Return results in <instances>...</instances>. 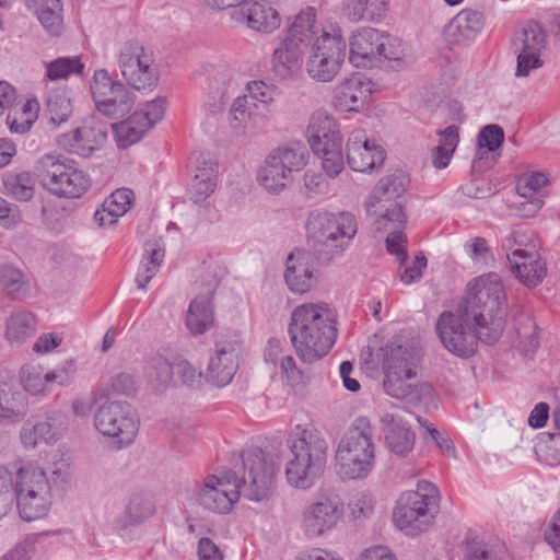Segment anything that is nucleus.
<instances>
[{"mask_svg":"<svg viewBox=\"0 0 560 560\" xmlns=\"http://www.w3.org/2000/svg\"><path fill=\"white\" fill-rule=\"evenodd\" d=\"M548 184V177L542 172H534L524 175L517 185L518 194L524 198H532L533 195L539 191Z\"/></svg>","mask_w":560,"mask_h":560,"instance_id":"63","label":"nucleus"},{"mask_svg":"<svg viewBox=\"0 0 560 560\" xmlns=\"http://www.w3.org/2000/svg\"><path fill=\"white\" fill-rule=\"evenodd\" d=\"M284 281L296 294L308 292L315 282L314 256L304 249H295L287 258Z\"/></svg>","mask_w":560,"mask_h":560,"instance_id":"31","label":"nucleus"},{"mask_svg":"<svg viewBox=\"0 0 560 560\" xmlns=\"http://www.w3.org/2000/svg\"><path fill=\"white\" fill-rule=\"evenodd\" d=\"M213 324V310L209 295H201L194 299L186 315V326L195 335H202Z\"/></svg>","mask_w":560,"mask_h":560,"instance_id":"38","label":"nucleus"},{"mask_svg":"<svg viewBox=\"0 0 560 560\" xmlns=\"http://www.w3.org/2000/svg\"><path fill=\"white\" fill-rule=\"evenodd\" d=\"M155 512L152 500L144 494H133L126 505L122 514L117 516L113 523L115 532H121L130 527L139 526L147 522Z\"/></svg>","mask_w":560,"mask_h":560,"instance_id":"33","label":"nucleus"},{"mask_svg":"<svg viewBox=\"0 0 560 560\" xmlns=\"http://www.w3.org/2000/svg\"><path fill=\"white\" fill-rule=\"evenodd\" d=\"M20 442L25 450H34L38 443L54 444L51 435L43 421L26 420L19 433Z\"/></svg>","mask_w":560,"mask_h":560,"instance_id":"49","label":"nucleus"},{"mask_svg":"<svg viewBox=\"0 0 560 560\" xmlns=\"http://www.w3.org/2000/svg\"><path fill=\"white\" fill-rule=\"evenodd\" d=\"M231 85V78L226 74H222V82L220 85L217 79L210 83L208 96L212 102H209L208 106L211 113H215L221 109L222 105L229 98Z\"/></svg>","mask_w":560,"mask_h":560,"instance_id":"61","label":"nucleus"},{"mask_svg":"<svg viewBox=\"0 0 560 560\" xmlns=\"http://www.w3.org/2000/svg\"><path fill=\"white\" fill-rule=\"evenodd\" d=\"M345 513L343 501L331 490L319 492L301 515L302 529L310 538H318L337 527Z\"/></svg>","mask_w":560,"mask_h":560,"instance_id":"13","label":"nucleus"},{"mask_svg":"<svg viewBox=\"0 0 560 560\" xmlns=\"http://www.w3.org/2000/svg\"><path fill=\"white\" fill-rule=\"evenodd\" d=\"M231 131L237 137L254 136L266 127L267 117L246 95L233 100L226 116Z\"/></svg>","mask_w":560,"mask_h":560,"instance_id":"22","label":"nucleus"},{"mask_svg":"<svg viewBox=\"0 0 560 560\" xmlns=\"http://www.w3.org/2000/svg\"><path fill=\"white\" fill-rule=\"evenodd\" d=\"M219 183V165L212 159L199 158L192 171L187 190L189 200L198 207H209V199L214 194Z\"/></svg>","mask_w":560,"mask_h":560,"instance_id":"26","label":"nucleus"},{"mask_svg":"<svg viewBox=\"0 0 560 560\" xmlns=\"http://www.w3.org/2000/svg\"><path fill=\"white\" fill-rule=\"evenodd\" d=\"M463 553L465 560H512L503 547L494 548L477 539H466Z\"/></svg>","mask_w":560,"mask_h":560,"instance_id":"48","label":"nucleus"},{"mask_svg":"<svg viewBox=\"0 0 560 560\" xmlns=\"http://www.w3.org/2000/svg\"><path fill=\"white\" fill-rule=\"evenodd\" d=\"M371 93V81L362 73H353L335 85L334 105L338 110L359 112Z\"/></svg>","mask_w":560,"mask_h":560,"instance_id":"25","label":"nucleus"},{"mask_svg":"<svg viewBox=\"0 0 560 560\" xmlns=\"http://www.w3.org/2000/svg\"><path fill=\"white\" fill-rule=\"evenodd\" d=\"M292 179L293 177L276 163V160L269 154L257 172V182L270 192L283 190Z\"/></svg>","mask_w":560,"mask_h":560,"instance_id":"40","label":"nucleus"},{"mask_svg":"<svg viewBox=\"0 0 560 560\" xmlns=\"http://www.w3.org/2000/svg\"><path fill=\"white\" fill-rule=\"evenodd\" d=\"M71 481L72 468L68 459L54 463L50 476L37 462L24 458L0 466V518L11 511L14 501L23 521L46 517L52 506L54 492L65 491Z\"/></svg>","mask_w":560,"mask_h":560,"instance_id":"2","label":"nucleus"},{"mask_svg":"<svg viewBox=\"0 0 560 560\" xmlns=\"http://www.w3.org/2000/svg\"><path fill=\"white\" fill-rule=\"evenodd\" d=\"M307 141L313 152L342 144L338 120L325 109L315 110L307 125Z\"/></svg>","mask_w":560,"mask_h":560,"instance_id":"27","label":"nucleus"},{"mask_svg":"<svg viewBox=\"0 0 560 560\" xmlns=\"http://www.w3.org/2000/svg\"><path fill=\"white\" fill-rule=\"evenodd\" d=\"M504 300V288L497 273L479 276L467 284L466 298L459 306L464 315L471 316L480 340L486 343L495 342L503 331L500 313Z\"/></svg>","mask_w":560,"mask_h":560,"instance_id":"5","label":"nucleus"},{"mask_svg":"<svg viewBox=\"0 0 560 560\" xmlns=\"http://www.w3.org/2000/svg\"><path fill=\"white\" fill-rule=\"evenodd\" d=\"M36 170L43 186L58 197L79 198L91 185L83 171L60 155H43L36 164Z\"/></svg>","mask_w":560,"mask_h":560,"instance_id":"11","label":"nucleus"},{"mask_svg":"<svg viewBox=\"0 0 560 560\" xmlns=\"http://www.w3.org/2000/svg\"><path fill=\"white\" fill-rule=\"evenodd\" d=\"M269 155L293 177V173L302 171L307 165L310 153L304 143L291 141L275 148Z\"/></svg>","mask_w":560,"mask_h":560,"instance_id":"35","label":"nucleus"},{"mask_svg":"<svg viewBox=\"0 0 560 560\" xmlns=\"http://www.w3.org/2000/svg\"><path fill=\"white\" fill-rule=\"evenodd\" d=\"M307 52L305 70L319 83L332 82L345 63L347 42L338 24L320 25L317 11L306 7L292 16L271 55V71L282 81L299 73Z\"/></svg>","mask_w":560,"mask_h":560,"instance_id":"1","label":"nucleus"},{"mask_svg":"<svg viewBox=\"0 0 560 560\" xmlns=\"http://www.w3.org/2000/svg\"><path fill=\"white\" fill-rule=\"evenodd\" d=\"M4 188L13 198L26 201L33 197L34 182L30 173L10 175L4 179Z\"/></svg>","mask_w":560,"mask_h":560,"instance_id":"54","label":"nucleus"},{"mask_svg":"<svg viewBox=\"0 0 560 560\" xmlns=\"http://www.w3.org/2000/svg\"><path fill=\"white\" fill-rule=\"evenodd\" d=\"M436 135L440 136L441 140L439 145L432 149L431 158L433 166L442 170L450 164L457 149L459 143V128L451 125L445 129H439Z\"/></svg>","mask_w":560,"mask_h":560,"instance_id":"41","label":"nucleus"},{"mask_svg":"<svg viewBox=\"0 0 560 560\" xmlns=\"http://www.w3.org/2000/svg\"><path fill=\"white\" fill-rule=\"evenodd\" d=\"M90 89L97 112L109 118L125 116L133 105L129 90L121 82L113 80L105 69L94 72Z\"/></svg>","mask_w":560,"mask_h":560,"instance_id":"16","label":"nucleus"},{"mask_svg":"<svg viewBox=\"0 0 560 560\" xmlns=\"http://www.w3.org/2000/svg\"><path fill=\"white\" fill-rule=\"evenodd\" d=\"M94 425L101 434L114 438L120 446H125L131 444L136 439L139 431V418L128 402L110 400L96 409Z\"/></svg>","mask_w":560,"mask_h":560,"instance_id":"12","label":"nucleus"},{"mask_svg":"<svg viewBox=\"0 0 560 560\" xmlns=\"http://www.w3.org/2000/svg\"><path fill=\"white\" fill-rule=\"evenodd\" d=\"M306 229L317 258L330 261L347 249L358 225L352 212H317Z\"/></svg>","mask_w":560,"mask_h":560,"instance_id":"8","label":"nucleus"},{"mask_svg":"<svg viewBox=\"0 0 560 560\" xmlns=\"http://www.w3.org/2000/svg\"><path fill=\"white\" fill-rule=\"evenodd\" d=\"M246 89L253 101L264 105H271L279 94V90L275 84H269L264 81H250L247 83Z\"/></svg>","mask_w":560,"mask_h":560,"instance_id":"62","label":"nucleus"},{"mask_svg":"<svg viewBox=\"0 0 560 560\" xmlns=\"http://www.w3.org/2000/svg\"><path fill=\"white\" fill-rule=\"evenodd\" d=\"M118 66L125 80L138 91H152L159 72L152 54L138 42L125 43L118 54Z\"/></svg>","mask_w":560,"mask_h":560,"instance_id":"15","label":"nucleus"},{"mask_svg":"<svg viewBox=\"0 0 560 560\" xmlns=\"http://www.w3.org/2000/svg\"><path fill=\"white\" fill-rule=\"evenodd\" d=\"M486 24L482 12L463 9L444 27L443 37L450 46H469Z\"/></svg>","mask_w":560,"mask_h":560,"instance_id":"24","label":"nucleus"},{"mask_svg":"<svg viewBox=\"0 0 560 560\" xmlns=\"http://www.w3.org/2000/svg\"><path fill=\"white\" fill-rule=\"evenodd\" d=\"M242 470H223L208 476L196 497L206 510L228 514L241 495L254 502H268L273 492L275 465L260 448L242 453Z\"/></svg>","mask_w":560,"mask_h":560,"instance_id":"3","label":"nucleus"},{"mask_svg":"<svg viewBox=\"0 0 560 560\" xmlns=\"http://www.w3.org/2000/svg\"><path fill=\"white\" fill-rule=\"evenodd\" d=\"M413 377L415 376H406L405 373L399 372H384V390L394 398L402 399L406 397L407 387L410 385L407 381Z\"/></svg>","mask_w":560,"mask_h":560,"instance_id":"60","label":"nucleus"},{"mask_svg":"<svg viewBox=\"0 0 560 560\" xmlns=\"http://www.w3.org/2000/svg\"><path fill=\"white\" fill-rule=\"evenodd\" d=\"M336 471L343 480L364 479L375 467L373 428L366 417L357 418L338 442Z\"/></svg>","mask_w":560,"mask_h":560,"instance_id":"7","label":"nucleus"},{"mask_svg":"<svg viewBox=\"0 0 560 560\" xmlns=\"http://www.w3.org/2000/svg\"><path fill=\"white\" fill-rule=\"evenodd\" d=\"M320 159L322 168L330 178L338 176L345 168L342 144L314 152Z\"/></svg>","mask_w":560,"mask_h":560,"instance_id":"55","label":"nucleus"},{"mask_svg":"<svg viewBox=\"0 0 560 560\" xmlns=\"http://www.w3.org/2000/svg\"><path fill=\"white\" fill-rule=\"evenodd\" d=\"M25 4L49 35L62 33L63 8L60 0H25Z\"/></svg>","mask_w":560,"mask_h":560,"instance_id":"34","label":"nucleus"},{"mask_svg":"<svg viewBox=\"0 0 560 560\" xmlns=\"http://www.w3.org/2000/svg\"><path fill=\"white\" fill-rule=\"evenodd\" d=\"M504 247L508 249V253H512L514 248L538 249L540 241L529 228L521 225L506 238Z\"/></svg>","mask_w":560,"mask_h":560,"instance_id":"56","label":"nucleus"},{"mask_svg":"<svg viewBox=\"0 0 560 560\" xmlns=\"http://www.w3.org/2000/svg\"><path fill=\"white\" fill-rule=\"evenodd\" d=\"M39 104L36 100H26L20 108L10 110L7 125L12 133H26L37 120Z\"/></svg>","mask_w":560,"mask_h":560,"instance_id":"43","label":"nucleus"},{"mask_svg":"<svg viewBox=\"0 0 560 560\" xmlns=\"http://www.w3.org/2000/svg\"><path fill=\"white\" fill-rule=\"evenodd\" d=\"M107 139V124L91 116L74 131L63 133L58 138L60 147L67 151L88 158L100 150Z\"/></svg>","mask_w":560,"mask_h":560,"instance_id":"20","label":"nucleus"},{"mask_svg":"<svg viewBox=\"0 0 560 560\" xmlns=\"http://www.w3.org/2000/svg\"><path fill=\"white\" fill-rule=\"evenodd\" d=\"M288 332L298 357L313 363L325 357L336 342V314L324 302L301 304L292 311Z\"/></svg>","mask_w":560,"mask_h":560,"instance_id":"4","label":"nucleus"},{"mask_svg":"<svg viewBox=\"0 0 560 560\" xmlns=\"http://www.w3.org/2000/svg\"><path fill=\"white\" fill-rule=\"evenodd\" d=\"M136 206V194L127 187L117 188L102 203V210H131Z\"/></svg>","mask_w":560,"mask_h":560,"instance_id":"58","label":"nucleus"},{"mask_svg":"<svg viewBox=\"0 0 560 560\" xmlns=\"http://www.w3.org/2000/svg\"><path fill=\"white\" fill-rule=\"evenodd\" d=\"M406 222V212H384L374 223L377 231L388 233L385 240L386 249L396 257L400 266H405L408 259L407 235L404 232Z\"/></svg>","mask_w":560,"mask_h":560,"instance_id":"32","label":"nucleus"},{"mask_svg":"<svg viewBox=\"0 0 560 560\" xmlns=\"http://www.w3.org/2000/svg\"><path fill=\"white\" fill-rule=\"evenodd\" d=\"M506 258L512 271L526 287H536L546 277V262L541 259L538 249L514 248L512 253L506 254Z\"/></svg>","mask_w":560,"mask_h":560,"instance_id":"29","label":"nucleus"},{"mask_svg":"<svg viewBox=\"0 0 560 560\" xmlns=\"http://www.w3.org/2000/svg\"><path fill=\"white\" fill-rule=\"evenodd\" d=\"M26 395L19 388L0 400V425H12L23 420L27 413Z\"/></svg>","mask_w":560,"mask_h":560,"instance_id":"44","label":"nucleus"},{"mask_svg":"<svg viewBox=\"0 0 560 560\" xmlns=\"http://www.w3.org/2000/svg\"><path fill=\"white\" fill-rule=\"evenodd\" d=\"M174 374H176L183 384L194 387L198 386L202 380V373L185 359H177L174 362Z\"/></svg>","mask_w":560,"mask_h":560,"instance_id":"64","label":"nucleus"},{"mask_svg":"<svg viewBox=\"0 0 560 560\" xmlns=\"http://www.w3.org/2000/svg\"><path fill=\"white\" fill-rule=\"evenodd\" d=\"M420 358V349L416 342L395 338L385 347L383 370L416 376Z\"/></svg>","mask_w":560,"mask_h":560,"instance_id":"28","label":"nucleus"},{"mask_svg":"<svg viewBox=\"0 0 560 560\" xmlns=\"http://www.w3.org/2000/svg\"><path fill=\"white\" fill-rule=\"evenodd\" d=\"M145 375L155 390H163L173 382L174 362L160 354L152 355L147 364Z\"/></svg>","mask_w":560,"mask_h":560,"instance_id":"45","label":"nucleus"},{"mask_svg":"<svg viewBox=\"0 0 560 560\" xmlns=\"http://www.w3.org/2000/svg\"><path fill=\"white\" fill-rule=\"evenodd\" d=\"M240 347L232 341H218L214 353L209 359L207 378L215 386L228 385L237 370Z\"/></svg>","mask_w":560,"mask_h":560,"instance_id":"30","label":"nucleus"},{"mask_svg":"<svg viewBox=\"0 0 560 560\" xmlns=\"http://www.w3.org/2000/svg\"><path fill=\"white\" fill-rule=\"evenodd\" d=\"M539 458L549 466L560 464V433H549L536 448Z\"/></svg>","mask_w":560,"mask_h":560,"instance_id":"57","label":"nucleus"},{"mask_svg":"<svg viewBox=\"0 0 560 560\" xmlns=\"http://www.w3.org/2000/svg\"><path fill=\"white\" fill-rule=\"evenodd\" d=\"M36 331L35 316L23 310H15L5 319L4 337L11 345H21L34 336Z\"/></svg>","mask_w":560,"mask_h":560,"instance_id":"37","label":"nucleus"},{"mask_svg":"<svg viewBox=\"0 0 560 560\" xmlns=\"http://www.w3.org/2000/svg\"><path fill=\"white\" fill-rule=\"evenodd\" d=\"M166 108V100L156 97L141 104L125 120L113 125L114 137L119 149H127L139 142L160 120Z\"/></svg>","mask_w":560,"mask_h":560,"instance_id":"17","label":"nucleus"},{"mask_svg":"<svg viewBox=\"0 0 560 560\" xmlns=\"http://www.w3.org/2000/svg\"><path fill=\"white\" fill-rule=\"evenodd\" d=\"M73 107L67 90H56L47 97V115L49 124L54 128H59L68 121L72 115Z\"/></svg>","mask_w":560,"mask_h":560,"instance_id":"46","label":"nucleus"},{"mask_svg":"<svg viewBox=\"0 0 560 560\" xmlns=\"http://www.w3.org/2000/svg\"><path fill=\"white\" fill-rule=\"evenodd\" d=\"M84 65L79 57H59L46 65V78L56 81L81 73Z\"/></svg>","mask_w":560,"mask_h":560,"instance_id":"51","label":"nucleus"},{"mask_svg":"<svg viewBox=\"0 0 560 560\" xmlns=\"http://www.w3.org/2000/svg\"><path fill=\"white\" fill-rule=\"evenodd\" d=\"M385 447L399 458H407L415 448L416 435L408 423L397 413L384 411L380 415Z\"/></svg>","mask_w":560,"mask_h":560,"instance_id":"23","label":"nucleus"},{"mask_svg":"<svg viewBox=\"0 0 560 560\" xmlns=\"http://www.w3.org/2000/svg\"><path fill=\"white\" fill-rule=\"evenodd\" d=\"M346 152L349 166L361 173L381 167L386 158L384 148L376 140L369 138L362 128H354L349 132Z\"/></svg>","mask_w":560,"mask_h":560,"instance_id":"19","label":"nucleus"},{"mask_svg":"<svg viewBox=\"0 0 560 560\" xmlns=\"http://www.w3.org/2000/svg\"><path fill=\"white\" fill-rule=\"evenodd\" d=\"M164 248L159 241H149L144 245V254L136 276L139 289H144L156 275L164 260Z\"/></svg>","mask_w":560,"mask_h":560,"instance_id":"39","label":"nucleus"},{"mask_svg":"<svg viewBox=\"0 0 560 560\" xmlns=\"http://www.w3.org/2000/svg\"><path fill=\"white\" fill-rule=\"evenodd\" d=\"M21 382L24 389L32 395L45 394L50 390L48 374L39 365L26 366L22 370Z\"/></svg>","mask_w":560,"mask_h":560,"instance_id":"53","label":"nucleus"},{"mask_svg":"<svg viewBox=\"0 0 560 560\" xmlns=\"http://www.w3.org/2000/svg\"><path fill=\"white\" fill-rule=\"evenodd\" d=\"M348 45L349 62L355 68H372L383 59L400 61L405 57L399 38L371 26L354 30Z\"/></svg>","mask_w":560,"mask_h":560,"instance_id":"9","label":"nucleus"},{"mask_svg":"<svg viewBox=\"0 0 560 560\" xmlns=\"http://www.w3.org/2000/svg\"><path fill=\"white\" fill-rule=\"evenodd\" d=\"M516 52H541L545 48V34L537 23H527L513 38Z\"/></svg>","mask_w":560,"mask_h":560,"instance_id":"47","label":"nucleus"},{"mask_svg":"<svg viewBox=\"0 0 560 560\" xmlns=\"http://www.w3.org/2000/svg\"><path fill=\"white\" fill-rule=\"evenodd\" d=\"M409 177L402 171H396L382 177L366 197V208L381 210H402V197L409 186Z\"/></svg>","mask_w":560,"mask_h":560,"instance_id":"21","label":"nucleus"},{"mask_svg":"<svg viewBox=\"0 0 560 560\" xmlns=\"http://www.w3.org/2000/svg\"><path fill=\"white\" fill-rule=\"evenodd\" d=\"M436 331L443 346L462 358L471 357L476 350L477 339L480 340L471 316L464 315V308L460 306L457 313L446 311L440 315Z\"/></svg>","mask_w":560,"mask_h":560,"instance_id":"14","label":"nucleus"},{"mask_svg":"<svg viewBox=\"0 0 560 560\" xmlns=\"http://www.w3.org/2000/svg\"><path fill=\"white\" fill-rule=\"evenodd\" d=\"M440 495L438 488L421 480L417 490L404 492L394 510V522L400 529L422 530L438 514Z\"/></svg>","mask_w":560,"mask_h":560,"instance_id":"10","label":"nucleus"},{"mask_svg":"<svg viewBox=\"0 0 560 560\" xmlns=\"http://www.w3.org/2000/svg\"><path fill=\"white\" fill-rule=\"evenodd\" d=\"M389 0H342V15L350 22H375L384 16Z\"/></svg>","mask_w":560,"mask_h":560,"instance_id":"36","label":"nucleus"},{"mask_svg":"<svg viewBox=\"0 0 560 560\" xmlns=\"http://www.w3.org/2000/svg\"><path fill=\"white\" fill-rule=\"evenodd\" d=\"M0 289L12 299L25 296L30 292V280L20 268L11 264H1Z\"/></svg>","mask_w":560,"mask_h":560,"instance_id":"42","label":"nucleus"},{"mask_svg":"<svg viewBox=\"0 0 560 560\" xmlns=\"http://www.w3.org/2000/svg\"><path fill=\"white\" fill-rule=\"evenodd\" d=\"M288 447L290 454L284 470L287 482L295 489H311L326 466L328 441L313 427H296L288 439Z\"/></svg>","mask_w":560,"mask_h":560,"instance_id":"6","label":"nucleus"},{"mask_svg":"<svg viewBox=\"0 0 560 560\" xmlns=\"http://www.w3.org/2000/svg\"><path fill=\"white\" fill-rule=\"evenodd\" d=\"M504 141V131L499 125H487L478 135V149L476 156L478 160L483 159L488 152H494Z\"/></svg>","mask_w":560,"mask_h":560,"instance_id":"52","label":"nucleus"},{"mask_svg":"<svg viewBox=\"0 0 560 560\" xmlns=\"http://www.w3.org/2000/svg\"><path fill=\"white\" fill-rule=\"evenodd\" d=\"M303 183V194L307 198H317L329 192V182L320 173L311 170L305 172Z\"/></svg>","mask_w":560,"mask_h":560,"instance_id":"59","label":"nucleus"},{"mask_svg":"<svg viewBox=\"0 0 560 560\" xmlns=\"http://www.w3.org/2000/svg\"><path fill=\"white\" fill-rule=\"evenodd\" d=\"M231 19L262 35L275 33L282 24L279 11L265 0H240L231 11Z\"/></svg>","mask_w":560,"mask_h":560,"instance_id":"18","label":"nucleus"},{"mask_svg":"<svg viewBox=\"0 0 560 560\" xmlns=\"http://www.w3.org/2000/svg\"><path fill=\"white\" fill-rule=\"evenodd\" d=\"M418 422L422 429V438L425 441L433 442L445 456L457 457L456 447L447 432L438 430L427 419L418 418Z\"/></svg>","mask_w":560,"mask_h":560,"instance_id":"50","label":"nucleus"}]
</instances>
